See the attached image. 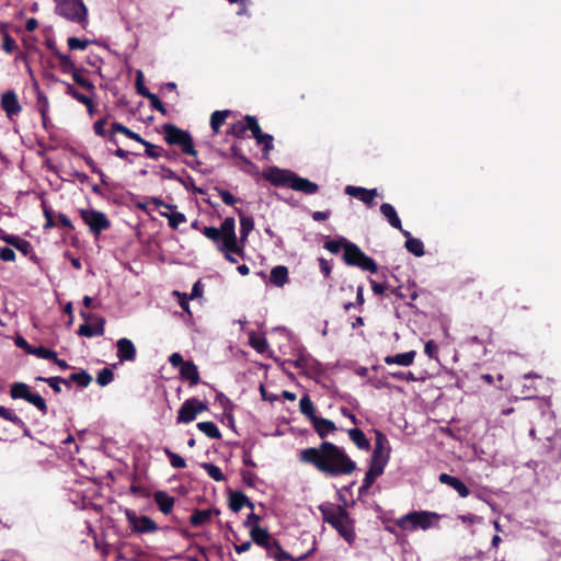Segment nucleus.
Returning <instances> with one entry per match:
<instances>
[{
  "label": "nucleus",
  "mask_w": 561,
  "mask_h": 561,
  "mask_svg": "<svg viewBox=\"0 0 561 561\" xmlns=\"http://www.w3.org/2000/svg\"><path fill=\"white\" fill-rule=\"evenodd\" d=\"M319 511L323 520L331 526L337 524L339 519L347 517V510L342 505L321 504Z\"/></svg>",
  "instance_id": "obj_14"
},
{
  "label": "nucleus",
  "mask_w": 561,
  "mask_h": 561,
  "mask_svg": "<svg viewBox=\"0 0 561 561\" xmlns=\"http://www.w3.org/2000/svg\"><path fill=\"white\" fill-rule=\"evenodd\" d=\"M70 380L78 385L80 388H87L91 381L92 376L84 369L70 375Z\"/></svg>",
  "instance_id": "obj_47"
},
{
  "label": "nucleus",
  "mask_w": 561,
  "mask_h": 561,
  "mask_svg": "<svg viewBox=\"0 0 561 561\" xmlns=\"http://www.w3.org/2000/svg\"><path fill=\"white\" fill-rule=\"evenodd\" d=\"M2 48L4 51L9 54L13 53L16 49V42L12 36L8 34V32H4Z\"/></svg>",
  "instance_id": "obj_62"
},
{
  "label": "nucleus",
  "mask_w": 561,
  "mask_h": 561,
  "mask_svg": "<svg viewBox=\"0 0 561 561\" xmlns=\"http://www.w3.org/2000/svg\"><path fill=\"white\" fill-rule=\"evenodd\" d=\"M145 154L148 158L158 159V158H161L164 154V149L162 147H160V146L153 145V144L148 141L145 145Z\"/></svg>",
  "instance_id": "obj_55"
},
{
  "label": "nucleus",
  "mask_w": 561,
  "mask_h": 561,
  "mask_svg": "<svg viewBox=\"0 0 561 561\" xmlns=\"http://www.w3.org/2000/svg\"><path fill=\"white\" fill-rule=\"evenodd\" d=\"M438 481L453 488L461 497L470 495L469 488L457 477L443 472L438 476Z\"/></svg>",
  "instance_id": "obj_21"
},
{
  "label": "nucleus",
  "mask_w": 561,
  "mask_h": 561,
  "mask_svg": "<svg viewBox=\"0 0 561 561\" xmlns=\"http://www.w3.org/2000/svg\"><path fill=\"white\" fill-rule=\"evenodd\" d=\"M390 445L387 436L376 430L375 431V446L370 457V463L386 468L390 458Z\"/></svg>",
  "instance_id": "obj_10"
},
{
  "label": "nucleus",
  "mask_w": 561,
  "mask_h": 561,
  "mask_svg": "<svg viewBox=\"0 0 561 561\" xmlns=\"http://www.w3.org/2000/svg\"><path fill=\"white\" fill-rule=\"evenodd\" d=\"M202 233L213 242L225 244V248L230 251H238L237 249V234L236 221L232 217H227L220 225V228L204 227Z\"/></svg>",
  "instance_id": "obj_2"
},
{
  "label": "nucleus",
  "mask_w": 561,
  "mask_h": 561,
  "mask_svg": "<svg viewBox=\"0 0 561 561\" xmlns=\"http://www.w3.org/2000/svg\"><path fill=\"white\" fill-rule=\"evenodd\" d=\"M54 80L56 81H59V79L55 78L53 75L50 76ZM60 82L62 84H65L66 87V94L71 96L72 99H75L77 102L81 103V104H84V103H88L89 100H91L92 98L87 95V94H83L81 92H79L73 84L69 83V82H66V81H61Z\"/></svg>",
  "instance_id": "obj_39"
},
{
  "label": "nucleus",
  "mask_w": 561,
  "mask_h": 561,
  "mask_svg": "<svg viewBox=\"0 0 561 561\" xmlns=\"http://www.w3.org/2000/svg\"><path fill=\"white\" fill-rule=\"evenodd\" d=\"M162 133L163 139L168 145L179 147L183 154L194 158L197 157L193 137L187 130L181 129L174 124L167 123L162 125Z\"/></svg>",
  "instance_id": "obj_3"
},
{
  "label": "nucleus",
  "mask_w": 561,
  "mask_h": 561,
  "mask_svg": "<svg viewBox=\"0 0 561 561\" xmlns=\"http://www.w3.org/2000/svg\"><path fill=\"white\" fill-rule=\"evenodd\" d=\"M415 355V351H409L405 353L386 356L383 360L387 365L396 364L400 366H411L414 363Z\"/></svg>",
  "instance_id": "obj_32"
},
{
  "label": "nucleus",
  "mask_w": 561,
  "mask_h": 561,
  "mask_svg": "<svg viewBox=\"0 0 561 561\" xmlns=\"http://www.w3.org/2000/svg\"><path fill=\"white\" fill-rule=\"evenodd\" d=\"M380 213L382 216L388 220L389 225L393 227L394 229L404 230L402 228L401 219L399 218L397 210L394 207L389 203H383L380 205Z\"/></svg>",
  "instance_id": "obj_31"
},
{
  "label": "nucleus",
  "mask_w": 561,
  "mask_h": 561,
  "mask_svg": "<svg viewBox=\"0 0 561 561\" xmlns=\"http://www.w3.org/2000/svg\"><path fill=\"white\" fill-rule=\"evenodd\" d=\"M264 176L275 186H286L290 188L295 172L275 167L271 168L268 173H265Z\"/></svg>",
  "instance_id": "obj_15"
},
{
  "label": "nucleus",
  "mask_w": 561,
  "mask_h": 561,
  "mask_svg": "<svg viewBox=\"0 0 561 561\" xmlns=\"http://www.w3.org/2000/svg\"><path fill=\"white\" fill-rule=\"evenodd\" d=\"M346 195L358 198L368 207H373L375 205V197L378 195L376 188H365L360 186L346 185L344 188Z\"/></svg>",
  "instance_id": "obj_16"
},
{
  "label": "nucleus",
  "mask_w": 561,
  "mask_h": 561,
  "mask_svg": "<svg viewBox=\"0 0 561 561\" xmlns=\"http://www.w3.org/2000/svg\"><path fill=\"white\" fill-rule=\"evenodd\" d=\"M83 222L89 227L94 237H99L103 231L110 229L111 221L106 215L95 209H79Z\"/></svg>",
  "instance_id": "obj_7"
},
{
  "label": "nucleus",
  "mask_w": 561,
  "mask_h": 561,
  "mask_svg": "<svg viewBox=\"0 0 561 561\" xmlns=\"http://www.w3.org/2000/svg\"><path fill=\"white\" fill-rule=\"evenodd\" d=\"M439 515L428 511H413L396 520V525L402 530L414 531L416 529L427 530L433 527V522L438 520Z\"/></svg>",
  "instance_id": "obj_4"
},
{
  "label": "nucleus",
  "mask_w": 561,
  "mask_h": 561,
  "mask_svg": "<svg viewBox=\"0 0 561 561\" xmlns=\"http://www.w3.org/2000/svg\"><path fill=\"white\" fill-rule=\"evenodd\" d=\"M424 352L430 358H437L438 346L433 340H430L425 343Z\"/></svg>",
  "instance_id": "obj_63"
},
{
  "label": "nucleus",
  "mask_w": 561,
  "mask_h": 561,
  "mask_svg": "<svg viewBox=\"0 0 561 561\" xmlns=\"http://www.w3.org/2000/svg\"><path fill=\"white\" fill-rule=\"evenodd\" d=\"M36 380L48 383V386L56 393H60L61 392L60 383H61V381H64L62 377H59V376H56V377H42V376H38V377H36Z\"/></svg>",
  "instance_id": "obj_54"
},
{
  "label": "nucleus",
  "mask_w": 561,
  "mask_h": 561,
  "mask_svg": "<svg viewBox=\"0 0 561 561\" xmlns=\"http://www.w3.org/2000/svg\"><path fill=\"white\" fill-rule=\"evenodd\" d=\"M27 354L35 355L39 358L44 359H53L55 358L56 352L44 346L33 347V350H27Z\"/></svg>",
  "instance_id": "obj_53"
},
{
  "label": "nucleus",
  "mask_w": 561,
  "mask_h": 561,
  "mask_svg": "<svg viewBox=\"0 0 561 561\" xmlns=\"http://www.w3.org/2000/svg\"><path fill=\"white\" fill-rule=\"evenodd\" d=\"M160 215L162 217H165L168 218L169 220V226L172 228V229H178L179 226L181 224H184L186 222V217L184 214L182 213H179V211H172V213H168V211H160Z\"/></svg>",
  "instance_id": "obj_45"
},
{
  "label": "nucleus",
  "mask_w": 561,
  "mask_h": 561,
  "mask_svg": "<svg viewBox=\"0 0 561 561\" xmlns=\"http://www.w3.org/2000/svg\"><path fill=\"white\" fill-rule=\"evenodd\" d=\"M401 233L407 238L404 245L410 253L417 257H421L425 254L424 244L420 239L411 237L408 230H402Z\"/></svg>",
  "instance_id": "obj_33"
},
{
  "label": "nucleus",
  "mask_w": 561,
  "mask_h": 561,
  "mask_svg": "<svg viewBox=\"0 0 561 561\" xmlns=\"http://www.w3.org/2000/svg\"><path fill=\"white\" fill-rule=\"evenodd\" d=\"M291 190L302 192L308 195L316 194L319 191V186L317 183L311 182L308 179L301 178L295 173L294 180L291 182Z\"/></svg>",
  "instance_id": "obj_27"
},
{
  "label": "nucleus",
  "mask_w": 561,
  "mask_h": 561,
  "mask_svg": "<svg viewBox=\"0 0 561 561\" xmlns=\"http://www.w3.org/2000/svg\"><path fill=\"white\" fill-rule=\"evenodd\" d=\"M26 401L33 404L43 415L47 414L48 407L45 399L39 393L31 392Z\"/></svg>",
  "instance_id": "obj_48"
},
{
  "label": "nucleus",
  "mask_w": 561,
  "mask_h": 561,
  "mask_svg": "<svg viewBox=\"0 0 561 561\" xmlns=\"http://www.w3.org/2000/svg\"><path fill=\"white\" fill-rule=\"evenodd\" d=\"M0 105L9 119H13L14 116L22 112V106L13 90H9L1 95Z\"/></svg>",
  "instance_id": "obj_13"
},
{
  "label": "nucleus",
  "mask_w": 561,
  "mask_h": 561,
  "mask_svg": "<svg viewBox=\"0 0 561 561\" xmlns=\"http://www.w3.org/2000/svg\"><path fill=\"white\" fill-rule=\"evenodd\" d=\"M524 382L522 385L520 394L523 399H534L537 397L538 392L534 385V379L529 376L524 377Z\"/></svg>",
  "instance_id": "obj_44"
},
{
  "label": "nucleus",
  "mask_w": 561,
  "mask_h": 561,
  "mask_svg": "<svg viewBox=\"0 0 561 561\" xmlns=\"http://www.w3.org/2000/svg\"><path fill=\"white\" fill-rule=\"evenodd\" d=\"M350 439L362 450H368L370 443L360 428L354 427L347 432Z\"/></svg>",
  "instance_id": "obj_36"
},
{
  "label": "nucleus",
  "mask_w": 561,
  "mask_h": 561,
  "mask_svg": "<svg viewBox=\"0 0 561 561\" xmlns=\"http://www.w3.org/2000/svg\"><path fill=\"white\" fill-rule=\"evenodd\" d=\"M0 239L8 243L9 245L14 247L25 256L34 254L32 243L25 239L20 238L19 236L3 234L2 237H0Z\"/></svg>",
  "instance_id": "obj_20"
},
{
  "label": "nucleus",
  "mask_w": 561,
  "mask_h": 561,
  "mask_svg": "<svg viewBox=\"0 0 561 561\" xmlns=\"http://www.w3.org/2000/svg\"><path fill=\"white\" fill-rule=\"evenodd\" d=\"M343 260L347 265L357 266L363 271H369L370 273H377L378 271V265L375 260L366 255L358 245L351 241L346 244Z\"/></svg>",
  "instance_id": "obj_5"
},
{
  "label": "nucleus",
  "mask_w": 561,
  "mask_h": 561,
  "mask_svg": "<svg viewBox=\"0 0 561 561\" xmlns=\"http://www.w3.org/2000/svg\"><path fill=\"white\" fill-rule=\"evenodd\" d=\"M36 106L41 115L49 111L48 98L43 92L37 93Z\"/></svg>",
  "instance_id": "obj_61"
},
{
  "label": "nucleus",
  "mask_w": 561,
  "mask_h": 561,
  "mask_svg": "<svg viewBox=\"0 0 561 561\" xmlns=\"http://www.w3.org/2000/svg\"><path fill=\"white\" fill-rule=\"evenodd\" d=\"M116 355L121 363L136 360L137 350L131 340L122 337L116 342Z\"/></svg>",
  "instance_id": "obj_18"
},
{
  "label": "nucleus",
  "mask_w": 561,
  "mask_h": 561,
  "mask_svg": "<svg viewBox=\"0 0 561 561\" xmlns=\"http://www.w3.org/2000/svg\"><path fill=\"white\" fill-rule=\"evenodd\" d=\"M266 554L268 558L274 559V561H299V560H304L308 556V554L301 556L299 559L296 560L282 548L279 541H277L276 546H274L271 549V551H268Z\"/></svg>",
  "instance_id": "obj_37"
},
{
  "label": "nucleus",
  "mask_w": 561,
  "mask_h": 561,
  "mask_svg": "<svg viewBox=\"0 0 561 561\" xmlns=\"http://www.w3.org/2000/svg\"><path fill=\"white\" fill-rule=\"evenodd\" d=\"M114 380V373L111 368L104 367L102 368L96 376V382L101 387H105L110 385Z\"/></svg>",
  "instance_id": "obj_51"
},
{
  "label": "nucleus",
  "mask_w": 561,
  "mask_h": 561,
  "mask_svg": "<svg viewBox=\"0 0 561 561\" xmlns=\"http://www.w3.org/2000/svg\"><path fill=\"white\" fill-rule=\"evenodd\" d=\"M60 70L62 73L71 75L73 81L85 91L93 93L95 90L94 83L83 76L88 70L83 67H77L71 59L70 56L61 57V67Z\"/></svg>",
  "instance_id": "obj_9"
},
{
  "label": "nucleus",
  "mask_w": 561,
  "mask_h": 561,
  "mask_svg": "<svg viewBox=\"0 0 561 561\" xmlns=\"http://www.w3.org/2000/svg\"><path fill=\"white\" fill-rule=\"evenodd\" d=\"M255 118L252 115H245L242 121H238L233 123L230 128L227 130V135H231L233 137L243 139L245 138L247 130H250V119Z\"/></svg>",
  "instance_id": "obj_34"
},
{
  "label": "nucleus",
  "mask_w": 561,
  "mask_h": 561,
  "mask_svg": "<svg viewBox=\"0 0 561 561\" xmlns=\"http://www.w3.org/2000/svg\"><path fill=\"white\" fill-rule=\"evenodd\" d=\"M348 242L350 241L346 238L340 237L339 239L335 240L325 241L323 248L333 254H337L341 251V249L345 251L346 244Z\"/></svg>",
  "instance_id": "obj_46"
},
{
  "label": "nucleus",
  "mask_w": 561,
  "mask_h": 561,
  "mask_svg": "<svg viewBox=\"0 0 561 561\" xmlns=\"http://www.w3.org/2000/svg\"><path fill=\"white\" fill-rule=\"evenodd\" d=\"M299 460L313 466L330 478L350 476L357 468L346 451L331 442H322L318 447L301 449Z\"/></svg>",
  "instance_id": "obj_1"
},
{
  "label": "nucleus",
  "mask_w": 561,
  "mask_h": 561,
  "mask_svg": "<svg viewBox=\"0 0 561 561\" xmlns=\"http://www.w3.org/2000/svg\"><path fill=\"white\" fill-rule=\"evenodd\" d=\"M219 510L206 508V510H194L190 516V523L194 527L205 525L211 520L214 514L218 515Z\"/></svg>",
  "instance_id": "obj_28"
},
{
  "label": "nucleus",
  "mask_w": 561,
  "mask_h": 561,
  "mask_svg": "<svg viewBox=\"0 0 561 561\" xmlns=\"http://www.w3.org/2000/svg\"><path fill=\"white\" fill-rule=\"evenodd\" d=\"M311 424L320 438H325L329 434L336 431L335 423L329 419L317 416L311 421Z\"/></svg>",
  "instance_id": "obj_26"
},
{
  "label": "nucleus",
  "mask_w": 561,
  "mask_h": 561,
  "mask_svg": "<svg viewBox=\"0 0 561 561\" xmlns=\"http://www.w3.org/2000/svg\"><path fill=\"white\" fill-rule=\"evenodd\" d=\"M231 114V112L229 110H224V111H215L211 115H210V127L213 129L214 133H218L220 127L224 125L225 121L227 119V117Z\"/></svg>",
  "instance_id": "obj_42"
},
{
  "label": "nucleus",
  "mask_w": 561,
  "mask_h": 561,
  "mask_svg": "<svg viewBox=\"0 0 561 561\" xmlns=\"http://www.w3.org/2000/svg\"><path fill=\"white\" fill-rule=\"evenodd\" d=\"M383 471H385V468L369 462V468H368V470L365 474V478L363 480V483L358 490L359 495L367 494L369 489L375 483L376 479L378 477H380L383 473Z\"/></svg>",
  "instance_id": "obj_22"
},
{
  "label": "nucleus",
  "mask_w": 561,
  "mask_h": 561,
  "mask_svg": "<svg viewBox=\"0 0 561 561\" xmlns=\"http://www.w3.org/2000/svg\"><path fill=\"white\" fill-rule=\"evenodd\" d=\"M128 527L134 534H154L159 530L158 524L149 516L138 515L130 508L125 510Z\"/></svg>",
  "instance_id": "obj_6"
},
{
  "label": "nucleus",
  "mask_w": 561,
  "mask_h": 561,
  "mask_svg": "<svg viewBox=\"0 0 561 561\" xmlns=\"http://www.w3.org/2000/svg\"><path fill=\"white\" fill-rule=\"evenodd\" d=\"M236 211L240 217V238L238 239V242L245 247L248 237L254 228V219L251 216H245L242 209L236 208Z\"/></svg>",
  "instance_id": "obj_25"
},
{
  "label": "nucleus",
  "mask_w": 561,
  "mask_h": 561,
  "mask_svg": "<svg viewBox=\"0 0 561 561\" xmlns=\"http://www.w3.org/2000/svg\"><path fill=\"white\" fill-rule=\"evenodd\" d=\"M270 282L277 287H283L288 282L287 267L284 265L273 267L270 274Z\"/></svg>",
  "instance_id": "obj_35"
},
{
  "label": "nucleus",
  "mask_w": 561,
  "mask_h": 561,
  "mask_svg": "<svg viewBox=\"0 0 561 561\" xmlns=\"http://www.w3.org/2000/svg\"><path fill=\"white\" fill-rule=\"evenodd\" d=\"M59 15L76 23L87 21L88 9L82 0H60L57 5Z\"/></svg>",
  "instance_id": "obj_8"
},
{
  "label": "nucleus",
  "mask_w": 561,
  "mask_h": 561,
  "mask_svg": "<svg viewBox=\"0 0 561 561\" xmlns=\"http://www.w3.org/2000/svg\"><path fill=\"white\" fill-rule=\"evenodd\" d=\"M105 125H106V118H100L96 122H94L93 130H94L95 135H98L100 137H106L108 131L105 130Z\"/></svg>",
  "instance_id": "obj_64"
},
{
  "label": "nucleus",
  "mask_w": 561,
  "mask_h": 561,
  "mask_svg": "<svg viewBox=\"0 0 561 561\" xmlns=\"http://www.w3.org/2000/svg\"><path fill=\"white\" fill-rule=\"evenodd\" d=\"M218 195L221 197L222 202L226 204V205H229V206H233L236 205L237 203L241 202L240 198L233 196L229 191L227 190H224V188H220L218 186H216L214 188Z\"/></svg>",
  "instance_id": "obj_56"
},
{
  "label": "nucleus",
  "mask_w": 561,
  "mask_h": 561,
  "mask_svg": "<svg viewBox=\"0 0 561 561\" xmlns=\"http://www.w3.org/2000/svg\"><path fill=\"white\" fill-rule=\"evenodd\" d=\"M153 501L158 505L159 511L168 516L172 513L175 497L168 494L165 491H157L153 493Z\"/></svg>",
  "instance_id": "obj_23"
},
{
  "label": "nucleus",
  "mask_w": 561,
  "mask_h": 561,
  "mask_svg": "<svg viewBox=\"0 0 561 561\" xmlns=\"http://www.w3.org/2000/svg\"><path fill=\"white\" fill-rule=\"evenodd\" d=\"M202 468L205 469L207 474L213 480H215L217 482H221V481H224L226 479L225 474L221 471V469L218 466L214 465V463L204 462V463H202Z\"/></svg>",
  "instance_id": "obj_49"
},
{
  "label": "nucleus",
  "mask_w": 561,
  "mask_h": 561,
  "mask_svg": "<svg viewBox=\"0 0 561 561\" xmlns=\"http://www.w3.org/2000/svg\"><path fill=\"white\" fill-rule=\"evenodd\" d=\"M180 377L183 380L190 381L191 386H195L201 381L198 368L192 360H187L183 367L180 368Z\"/></svg>",
  "instance_id": "obj_29"
},
{
  "label": "nucleus",
  "mask_w": 561,
  "mask_h": 561,
  "mask_svg": "<svg viewBox=\"0 0 561 561\" xmlns=\"http://www.w3.org/2000/svg\"><path fill=\"white\" fill-rule=\"evenodd\" d=\"M147 100L150 103V106L156 111L160 112L162 115H167V108L154 93H148Z\"/></svg>",
  "instance_id": "obj_59"
},
{
  "label": "nucleus",
  "mask_w": 561,
  "mask_h": 561,
  "mask_svg": "<svg viewBox=\"0 0 561 561\" xmlns=\"http://www.w3.org/2000/svg\"><path fill=\"white\" fill-rule=\"evenodd\" d=\"M0 417L5 421L11 422L12 424H14L15 426H18L20 428H23L24 434L28 435V428H27L25 422L10 409H7V408L0 405Z\"/></svg>",
  "instance_id": "obj_38"
},
{
  "label": "nucleus",
  "mask_w": 561,
  "mask_h": 561,
  "mask_svg": "<svg viewBox=\"0 0 561 561\" xmlns=\"http://www.w3.org/2000/svg\"><path fill=\"white\" fill-rule=\"evenodd\" d=\"M30 393V387L24 382H15L10 388V396L12 399H23L26 401Z\"/></svg>",
  "instance_id": "obj_43"
},
{
  "label": "nucleus",
  "mask_w": 561,
  "mask_h": 561,
  "mask_svg": "<svg viewBox=\"0 0 561 561\" xmlns=\"http://www.w3.org/2000/svg\"><path fill=\"white\" fill-rule=\"evenodd\" d=\"M299 409L300 412L309 419L311 422L314 417L318 415L316 414V408L313 402L311 401L310 397L308 394H305L301 397L299 401Z\"/></svg>",
  "instance_id": "obj_40"
},
{
  "label": "nucleus",
  "mask_w": 561,
  "mask_h": 561,
  "mask_svg": "<svg viewBox=\"0 0 561 561\" xmlns=\"http://www.w3.org/2000/svg\"><path fill=\"white\" fill-rule=\"evenodd\" d=\"M94 324L83 323L78 329V334L85 337L102 336L105 332V320L102 317H96Z\"/></svg>",
  "instance_id": "obj_24"
},
{
  "label": "nucleus",
  "mask_w": 561,
  "mask_h": 561,
  "mask_svg": "<svg viewBox=\"0 0 561 561\" xmlns=\"http://www.w3.org/2000/svg\"><path fill=\"white\" fill-rule=\"evenodd\" d=\"M217 248H218V250H219L220 252H222V253H224L225 259H226L228 262H230V263H236V262H237V260L233 257V255H232V254L240 255L241 257H243V256H244V248H245V247H243V244H239V242H238V241H237V249H238V251H230V250H227V249L225 248V244H219Z\"/></svg>",
  "instance_id": "obj_50"
},
{
  "label": "nucleus",
  "mask_w": 561,
  "mask_h": 561,
  "mask_svg": "<svg viewBox=\"0 0 561 561\" xmlns=\"http://www.w3.org/2000/svg\"><path fill=\"white\" fill-rule=\"evenodd\" d=\"M250 345L259 353H264L268 346L265 337L262 336H250Z\"/></svg>",
  "instance_id": "obj_57"
},
{
  "label": "nucleus",
  "mask_w": 561,
  "mask_h": 561,
  "mask_svg": "<svg viewBox=\"0 0 561 561\" xmlns=\"http://www.w3.org/2000/svg\"><path fill=\"white\" fill-rule=\"evenodd\" d=\"M207 410V405L202 402L197 398H190L183 402L181 408L178 411L176 422L180 423H191L193 422L197 414Z\"/></svg>",
  "instance_id": "obj_11"
},
{
  "label": "nucleus",
  "mask_w": 561,
  "mask_h": 561,
  "mask_svg": "<svg viewBox=\"0 0 561 561\" xmlns=\"http://www.w3.org/2000/svg\"><path fill=\"white\" fill-rule=\"evenodd\" d=\"M67 43L71 50H77V49L83 50L90 45L91 42L89 39H81L78 37H69Z\"/></svg>",
  "instance_id": "obj_58"
},
{
  "label": "nucleus",
  "mask_w": 561,
  "mask_h": 561,
  "mask_svg": "<svg viewBox=\"0 0 561 561\" xmlns=\"http://www.w3.org/2000/svg\"><path fill=\"white\" fill-rule=\"evenodd\" d=\"M196 426L202 433H204L209 438H213V439L221 438V433H220L218 426L214 422H210V421L199 422V423H197Z\"/></svg>",
  "instance_id": "obj_41"
},
{
  "label": "nucleus",
  "mask_w": 561,
  "mask_h": 561,
  "mask_svg": "<svg viewBox=\"0 0 561 561\" xmlns=\"http://www.w3.org/2000/svg\"><path fill=\"white\" fill-rule=\"evenodd\" d=\"M332 527L350 545H352L355 541L356 534L354 529V519L351 518L348 512L347 517L339 519L337 524L333 525Z\"/></svg>",
  "instance_id": "obj_19"
},
{
  "label": "nucleus",
  "mask_w": 561,
  "mask_h": 561,
  "mask_svg": "<svg viewBox=\"0 0 561 561\" xmlns=\"http://www.w3.org/2000/svg\"><path fill=\"white\" fill-rule=\"evenodd\" d=\"M251 540L264 548L266 553L271 551V549L276 546L277 539H275L267 529L260 527V525H253L250 529Z\"/></svg>",
  "instance_id": "obj_12"
},
{
  "label": "nucleus",
  "mask_w": 561,
  "mask_h": 561,
  "mask_svg": "<svg viewBox=\"0 0 561 561\" xmlns=\"http://www.w3.org/2000/svg\"><path fill=\"white\" fill-rule=\"evenodd\" d=\"M250 131L257 145H263V152L268 153L273 148V136L262 131L256 118L250 119Z\"/></svg>",
  "instance_id": "obj_17"
},
{
  "label": "nucleus",
  "mask_w": 561,
  "mask_h": 561,
  "mask_svg": "<svg viewBox=\"0 0 561 561\" xmlns=\"http://www.w3.org/2000/svg\"><path fill=\"white\" fill-rule=\"evenodd\" d=\"M136 91L139 95L147 99L148 93H151L145 85H144V73L141 70H138L136 73Z\"/></svg>",
  "instance_id": "obj_60"
},
{
  "label": "nucleus",
  "mask_w": 561,
  "mask_h": 561,
  "mask_svg": "<svg viewBox=\"0 0 561 561\" xmlns=\"http://www.w3.org/2000/svg\"><path fill=\"white\" fill-rule=\"evenodd\" d=\"M164 453H165V455H167L168 459L170 460V463H171V466L173 468L183 469V468L186 467V461H185V459L182 456L171 451L168 448L164 449Z\"/></svg>",
  "instance_id": "obj_52"
},
{
  "label": "nucleus",
  "mask_w": 561,
  "mask_h": 561,
  "mask_svg": "<svg viewBox=\"0 0 561 561\" xmlns=\"http://www.w3.org/2000/svg\"><path fill=\"white\" fill-rule=\"evenodd\" d=\"M243 506L253 510L254 505L250 499L242 492H231L229 496V507L232 512L238 513Z\"/></svg>",
  "instance_id": "obj_30"
}]
</instances>
